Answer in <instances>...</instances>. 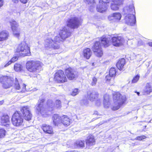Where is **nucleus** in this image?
<instances>
[{
  "label": "nucleus",
  "instance_id": "obj_29",
  "mask_svg": "<svg viewBox=\"0 0 152 152\" xmlns=\"http://www.w3.org/2000/svg\"><path fill=\"white\" fill-rule=\"evenodd\" d=\"M87 94L88 99L92 101H94V99L97 98L98 96L97 92L95 91H93L91 93L88 92Z\"/></svg>",
  "mask_w": 152,
  "mask_h": 152
},
{
  "label": "nucleus",
  "instance_id": "obj_27",
  "mask_svg": "<svg viewBox=\"0 0 152 152\" xmlns=\"http://www.w3.org/2000/svg\"><path fill=\"white\" fill-rule=\"evenodd\" d=\"M70 123L69 118L66 115H64L61 117V123L64 126H67L70 125Z\"/></svg>",
  "mask_w": 152,
  "mask_h": 152
},
{
  "label": "nucleus",
  "instance_id": "obj_48",
  "mask_svg": "<svg viewBox=\"0 0 152 152\" xmlns=\"http://www.w3.org/2000/svg\"><path fill=\"white\" fill-rule=\"evenodd\" d=\"M20 1L23 4H26L28 0H20Z\"/></svg>",
  "mask_w": 152,
  "mask_h": 152
},
{
  "label": "nucleus",
  "instance_id": "obj_5",
  "mask_svg": "<svg viewBox=\"0 0 152 152\" xmlns=\"http://www.w3.org/2000/svg\"><path fill=\"white\" fill-rule=\"evenodd\" d=\"M43 99H39L36 106V111L39 114H40L43 117H47L49 116V114L44 107Z\"/></svg>",
  "mask_w": 152,
  "mask_h": 152
},
{
  "label": "nucleus",
  "instance_id": "obj_56",
  "mask_svg": "<svg viewBox=\"0 0 152 152\" xmlns=\"http://www.w3.org/2000/svg\"><path fill=\"white\" fill-rule=\"evenodd\" d=\"M151 120H150V122H151Z\"/></svg>",
  "mask_w": 152,
  "mask_h": 152
},
{
  "label": "nucleus",
  "instance_id": "obj_17",
  "mask_svg": "<svg viewBox=\"0 0 152 152\" xmlns=\"http://www.w3.org/2000/svg\"><path fill=\"white\" fill-rule=\"evenodd\" d=\"M86 148H91L92 147L95 145V141L94 136L92 135L88 136L86 140Z\"/></svg>",
  "mask_w": 152,
  "mask_h": 152
},
{
  "label": "nucleus",
  "instance_id": "obj_54",
  "mask_svg": "<svg viewBox=\"0 0 152 152\" xmlns=\"http://www.w3.org/2000/svg\"><path fill=\"white\" fill-rule=\"evenodd\" d=\"M94 114H95V115H98V112L97 111H95L94 112Z\"/></svg>",
  "mask_w": 152,
  "mask_h": 152
},
{
  "label": "nucleus",
  "instance_id": "obj_25",
  "mask_svg": "<svg viewBox=\"0 0 152 152\" xmlns=\"http://www.w3.org/2000/svg\"><path fill=\"white\" fill-rule=\"evenodd\" d=\"M107 7V5L103 4H100L99 2V4L97 6L96 10L98 12L103 13L106 10Z\"/></svg>",
  "mask_w": 152,
  "mask_h": 152
},
{
  "label": "nucleus",
  "instance_id": "obj_34",
  "mask_svg": "<svg viewBox=\"0 0 152 152\" xmlns=\"http://www.w3.org/2000/svg\"><path fill=\"white\" fill-rule=\"evenodd\" d=\"M14 87L16 90H19L21 89V87L16 78H15V83Z\"/></svg>",
  "mask_w": 152,
  "mask_h": 152
},
{
  "label": "nucleus",
  "instance_id": "obj_10",
  "mask_svg": "<svg viewBox=\"0 0 152 152\" xmlns=\"http://www.w3.org/2000/svg\"><path fill=\"white\" fill-rule=\"evenodd\" d=\"M66 24L68 27L72 28H77L80 24L79 19L76 17L72 18L67 20Z\"/></svg>",
  "mask_w": 152,
  "mask_h": 152
},
{
  "label": "nucleus",
  "instance_id": "obj_50",
  "mask_svg": "<svg viewBox=\"0 0 152 152\" xmlns=\"http://www.w3.org/2000/svg\"><path fill=\"white\" fill-rule=\"evenodd\" d=\"M12 1L14 3H17L18 1V0H12Z\"/></svg>",
  "mask_w": 152,
  "mask_h": 152
},
{
  "label": "nucleus",
  "instance_id": "obj_32",
  "mask_svg": "<svg viewBox=\"0 0 152 152\" xmlns=\"http://www.w3.org/2000/svg\"><path fill=\"white\" fill-rule=\"evenodd\" d=\"M106 82L110 85H113L114 83L113 77L109 75H107L105 78Z\"/></svg>",
  "mask_w": 152,
  "mask_h": 152
},
{
  "label": "nucleus",
  "instance_id": "obj_23",
  "mask_svg": "<svg viewBox=\"0 0 152 152\" xmlns=\"http://www.w3.org/2000/svg\"><path fill=\"white\" fill-rule=\"evenodd\" d=\"M103 104L105 108H108L110 106L109 96L108 94H105L104 96Z\"/></svg>",
  "mask_w": 152,
  "mask_h": 152
},
{
  "label": "nucleus",
  "instance_id": "obj_15",
  "mask_svg": "<svg viewBox=\"0 0 152 152\" xmlns=\"http://www.w3.org/2000/svg\"><path fill=\"white\" fill-rule=\"evenodd\" d=\"M47 104L48 107L50 108L51 110H53L54 108H60L61 107V101L58 100L56 101L55 104H53L51 100H48L47 102Z\"/></svg>",
  "mask_w": 152,
  "mask_h": 152
},
{
  "label": "nucleus",
  "instance_id": "obj_47",
  "mask_svg": "<svg viewBox=\"0 0 152 152\" xmlns=\"http://www.w3.org/2000/svg\"><path fill=\"white\" fill-rule=\"evenodd\" d=\"M11 61H9V62H8L4 66V67H6L10 65V64H11L12 63L11 62Z\"/></svg>",
  "mask_w": 152,
  "mask_h": 152
},
{
  "label": "nucleus",
  "instance_id": "obj_19",
  "mask_svg": "<svg viewBox=\"0 0 152 152\" xmlns=\"http://www.w3.org/2000/svg\"><path fill=\"white\" fill-rule=\"evenodd\" d=\"M85 147V141H84L77 140L75 142L74 144L72 145L70 147L72 149L77 148H83Z\"/></svg>",
  "mask_w": 152,
  "mask_h": 152
},
{
  "label": "nucleus",
  "instance_id": "obj_35",
  "mask_svg": "<svg viewBox=\"0 0 152 152\" xmlns=\"http://www.w3.org/2000/svg\"><path fill=\"white\" fill-rule=\"evenodd\" d=\"M84 2L86 4L90 5V6L93 8L95 4L94 0H84Z\"/></svg>",
  "mask_w": 152,
  "mask_h": 152
},
{
  "label": "nucleus",
  "instance_id": "obj_21",
  "mask_svg": "<svg viewBox=\"0 0 152 152\" xmlns=\"http://www.w3.org/2000/svg\"><path fill=\"white\" fill-rule=\"evenodd\" d=\"M42 128L43 131L46 133L49 134H52L53 133L52 127L48 125L43 124Z\"/></svg>",
  "mask_w": 152,
  "mask_h": 152
},
{
  "label": "nucleus",
  "instance_id": "obj_37",
  "mask_svg": "<svg viewBox=\"0 0 152 152\" xmlns=\"http://www.w3.org/2000/svg\"><path fill=\"white\" fill-rule=\"evenodd\" d=\"M14 69L17 72L20 71L22 69V67L20 64H16L14 65Z\"/></svg>",
  "mask_w": 152,
  "mask_h": 152
},
{
  "label": "nucleus",
  "instance_id": "obj_1",
  "mask_svg": "<svg viewBox=\"0 0 152 152\" xmlns=\"http://www.w3.org/2000/svg\"><path fill=\"white\" fill-rule=\"evenodd\" d=\"M31 116L29 107L23 106L21 108L20 111H16L13 114L11 119L12 123L14 126L19 127L23 124V117L25 120L29 121Z\"/></svg>",
  "mask_w": 152,
  "mask_h": 152
},
{
  "label": "nucleus",
  "instance_id": "obj_41",
  "mask_svg": "<svg viewBox=\"0 0 152 152\" xmlns=\"http://www.w3.org/2000/svg\"><path fill=\"white\" fill-rule=\"evenodd\" d=\"M139 77V75H137L135 76L134 77L132 80V83H136L138 80Z\"/></svg>",
  "mask_w": 152,
  "mask_h": 152
},
{
  "label": "nucleus",
  "instance_id": "obj_8",
  "mask_svg": "<svg viewBox=\"0 0 152 152\" xmlns=\"http://www.w3.org/2000/svg\"><path fill=\"white\" fill-rule=\"evenodd\" d=\"M71 32L69 31V29L65 27L63 28L61 30L59 33V36H56L55 37V41L57 42L62 41L63 40L65 39L66 38L70 36L71 35Z\"/></svg>",
  "mask_w": 152,
  "mask_h": 152
},
{
  "label": "nucleus",
  "instance_id": "obj_18",
  "mask_svg": "<svg viewBox=\"0 0 152 152\" xmlns=\"http://www.w3.org/2000/svg\"><path fill=\"white\" fill-rule=\"evenodd\" d=\"M121 15L120 13L115 12L109 16L108 19L110 21L113 20L114 22H117L121 19Z\"/></svg>",
  "mask_w": 152,
  "mask_h": 152
},
{
  "label": "nucleus",
  "instance_id": "obj_2",
  "mask_svg": "<svg viewBox=\"0 0 152 152\" xmlns=\"http://www.w3.org/2000/svg\"><path fill=\"white\" fill-rule=\"evenodd\" d=\"M100 42L96 41L92 47V50L95 54L99 57H101L103 55V52L102 49L101 43L104 47H108L109 45L110 39H108L105 36H103L101 38Z\"/></svg>",
  "mask_w": 152,
  "mask_h": 152
},
{
  "label": "nucleus",
  "instance_id": "obj_16",
  "mask_svg": "<svg viewBox=\"0 0 152 152\" xmlns=\"http://www.w3.org/2000/svg\"><path fill=\"white\" fill-rule=\"evenodd\" d=\"M113 45L115 46H119L122 45L123 38L121 36L114 37L111 38Z\"/></svg>",
  "mask_w": 152,
  "mask_h": 152
},
{
  "label": "nucleus",
  "instance_id": "obj_52",
  "mask_svg": "<svg viewBox=\"0 0 152 152\" xmlns=\"http://www.w3.org/2000/svg\"><path fill=\"white\" fill-rule=\"evenodd\" d=\"M148 44L149 46L152 47V42H150L148 43Z\"/></svg>",
  "mask_w": 152,
  "mask_h": 152
},
{
  "label": "nucleus",
  "instance_id": "obj_14",
  "mask_svg": "<svg viewBox=\"0 0 152 152\" xmlns=\"http://www.w3.org/2000/svg\"><path fill=\"white\" fill-rule=\"evenodd\" d=\"M65 73L69 80H73L77 76V73L71 68H68L65 70Z\"/></svg>",
  "mask_w": 152,
  "mask_h": 152
},
{
  "label": "nucleus",
  "instance_id": "obj_3",
  "mask_svg": "<svg viewBox=\"0 0 152 152\" xmlns=\"http://www.w3.org/2000/svg\"><path fill=\"white\" fill-rule=\"evenodd\" d=\"M113 98L115 104H118L117 106H115L111 108L112 110H115L119 109L124 103L126 100L125 96H122L119 93L117 92L113 95Z\"/></svg>",
  "mask_w": 152,
  "mask_h": 152
},
{
  "label": "nucleus",
  "instance_id": "obj_43",
  "mask_svg": "<svg viewBox=\"0 0 152 152\" xmlns=\"http://www.w3.org/2000/svg\"><path fill=\"white\" fill-rule=\"evenodd\" d=\"M146 138V137L144 135L140 136L137 137L135 139L137 140H141L142 139H144Z\"/></svg>",
  "mask_w": 152,
  "mask_h": 152
},
{
  "label": "nucleus",
  "instance_id": "obj_24",
  "mask_svg": "<svg viewBox=\"0 0 152 152\" xmlns=\"http://www.w3.org/2000/svg\"><path fill=\"white\" fill-rule=\"evenodd\" d=\"M61 118L57 114H55L53 115L52 119L53 122L55 125H58V124L61 123Z\"/></svg>",
  "mask_w": 152,
  "mask_h": 152
},
{
  "label": "nucleus",
  "instance_id": "obj_39",
  "mask_svg": "<svg viewBox=\"0 0 152 152\" xmlns=\"http://www.w3.org/2000/svg\"><path fill=\"white\" fill-rule=\"evenodd\" d=\"M97 81V79L95 77H93L92 78V81L91 83V85L92 86H95Z\"/></svg>",
  "mask_w": 152,
  "mask_h": 152
},
{
  "label": "nucleus",
  "instance_id": "obj_22",
  "mask_svg": "<svg viewBox=\"0 0 152 152\" xmlns=\"http://www.w3.org/2000/svg\"><path fill=\"white\" fill-rule=\"evenodd\" d=\"M124 11L126 14H132V13L134 12L135 13V10L134 5L131 4L128 6H127L124 8Z\"/></svg>",
  "mask_w": 152,
  "mask_h": 152
},
{
  "label": "nucleus",
  "instance_id": "obj_30",
  "mask_svg": "<svg viewBox=\"0 0 152 152\" xmlns=\"http://www.w3.org/2000/svg\"><path fill=\"white\" fill-rule=\"evenodd\" d=\"M9 35V33L7 31L4 30L0 32V41L4 40L7 39Z\"/></svg>",
  "mask_w": 152,
  "mask_h": 152
},
{
  "label": "nucleus",
  "instance_id": "obj_20",
  "mask_svg": "<svg viewBox=\"0 0 152 152\" xmlns=\"http://www.w3.org/2000/svg\"><path fill=\"white\" fill-rule=\"evenodd\" d=\"M123 0H114L112 1L111 4V7L112 10H118V6L122 4Z\"/></svg>",
  "mask_w": 152,
  "mask_h": 152
},
{
  "label": "nucleus",
  "instance_id": "obj_45",
  "mask_svg": "<svg viewBox=\"0 0 152 152\" xmlns=\"http://www.w3.org/2000/svg\"><path fill=\"white\" fill-rule=\"evenodd\" d=\"M18 59V57L17 56H15L12 58L10 61H11V63H12L16 61Z\"/></svg>",
  "mask_w": 152,
  "mask_h": 152
},
{
  "label": "nucleus",
  "instance_id": "obj_40",
  "mask_svg": "<svg viewBox=\"0 0 152 152\" xmlns=\"http://www.w3.org/2000/svg\"><path fill=\"white\" fill-rule=\"evenodd\" d=\"M79 92V91L78 88L74 89L72 92L71 95L72 96H75Z\"/></svg>",
  "mask_w": 152,
  "mask_h": 152
},
{
  "label": "nucleus",
  "instance_id": "obj_36",
  "mask_svg": "<svg viewBox=\"0 0 152 152\" xmlns=\"http://www.w3.org/2000/svg\"><path fill=\"white\" fill-rule=\"evenodd\" d=\"M116 71L114 68H111L109 71V75L111 76L114 77L116 75Z\"/></svg>",
  "mask_w": 152,
  "mask_h": 152
},
{
  "label": "nucleus",
  "instance_id": "obj_4",
  "mask_svg": "<svg viewBox=\"0 0 152 152\" xmlns=\"http://www.w3.org/2000/svg\"><path fill=\"white\" fill-rule=\"evenodd\" d=\"M43 65L42 63L39 61H29L26 63V66L29 71L34 72L41 70Z\"/></svg>",
  "mask_w": 152,
  "mask_h": 152
},
{
  "label": "nucleus",
  "instance_id": "obj_7",
  "mask_svg": "<svg viewBox=\"0 0 152 152\" xmlns=\"http://www.w3.org/2000/svg\"><path fill=\"white\" fill-rule=\"evenodd\" d=\"M14 79L9 76H4L0 78V81L3 87L4 88H8L13 85Z\"/></svg>",
  "mask_w": 152,
  "mask_h": 152
},
{
  "label": "nucleus",
  "instance_id": "obj_6",
  "mask_svg": "<svg viewBox=\"0 0 152 152\" xmlns=\"http://www.w3.org/2000/svg\"><path fill=\"white\" fill-rule=\"evenodd\" d=\"M16 52L22 54L23 56L30 55V48L27 44L25 42L19 45L16 49Z\"/></svg>",
  "mask_w": 152,
  "mask_h": 152
},
{
  "label": "nucleus",
  "instance_id": "obj_53",
  "mask_svg": "<svg viewBox=\"0 0 152 152\" xmlns=\"http://www.w3.org/2000/svg\"><path fill=\"white\" fill-rule=\"evenodd\" d=\"M4 102L3 100L0 101V105L2 104Z\"/></svg>",
  "mask_w": 152,
  "mask_h": 152
},
{
  "label": "nucleus",
  "instance_id": "obj_13",
  "mask_svg": "<svg viewBox=\"0 0 152 152\" xmlns=\"http://www.w3.org/2000/svg\"><path fill=\"white\" fill-rule=\"evenodd\" d=\"M125 20L126 24L131 26H134L135 25L136 23L135 13L128 14L126 16Z\"/></svg>",
  "mask_w": 152,
  "mask_h": 152
},
{
  "label": "nucleus",
  "instance_id": "obj_11",
  "mask_svg": "<svg viewBox=\"0 0 152 152\" xmlns=\"http://www.w3.org/2000/svg\"><path fill=\"white\" fill-rule=\"evenodd\" d=\"M54 78L58 83H64L67 81V79L64 72L60 70L58 71L56 73Z\"/></svg>",
  "mask_w": 152,
  "mask_h": 152
},
{
  "label": "nucleus",
  "instance_id": "obj_26",
  "mask_svg": "<svg viewBox=\"0 0 152 152\" xmlns=\"http://www.w3.org/2000/svg\"><path fill=\"white\" fill-rule=\"evenodd\" d=\"M125 63V59L124 58H122L118 61L116 64V66L119 69L121 70L123 69Z\"/></svg>",
  "mask_w": 152,
  "mask_h": 152
},
{
  "label": "nucleus",
  "instance_id": "obj_44",
  "mask_svg": "<svg viewBox=\"0 0 152 152\" xmlns=\"http://www.w3.org/2000/svg\"><path fill=\"white\" fill-rule=\"evenodd\" d=\"M81 103L82 105H86L88 104V101L86 99L83 100L81 101Z\"/></svg>",
  "mask_w": 152,
  "mask_h": 152
},
{
  "label": "nucleus",
  "instance_id": "obj_46",
  "mask_svg": "<svg viewBox=\"0 0 152 152\" xmlns=\"http://www.w3.org/2000/svg\"><path fill=\"white\" fill-rule=\"evenodd\" d=\"M2 125L6 126L8 128H10V124H9V123H7L5 124H3Z\"/></svg>",
  "mask_w": 152,
  "mask_h": 152
},
{
  "label": "nucleus",
  "instance_id": "obj_55",
  "mask_svg": "<svg viewBox=\"0 0 152 152\" xmlns=\"http://www.w3.org/2000/svg\"><path fill=\"white\" fill-rule=\"evenodd\" d=\"M136 92L137 95L139 96V95H140V93L139 92Z\"/></svg>",
  "mask_w": 152,
  "mask_h": 152
},
{
  "label": "nucleus",
  "instance_id": "obj_38",
  "mask_svg": "<svg viewBox=\"0 0 152 152\" xmlns=\"http://www.w3.org/2000/svg\"><path fill=\"white\" fill-rule=\"evenodd\" d=\"M6 131L4 129H0V138H4L6 135Z\"/></svg>",
  "mask_w": 152,
  "mask_h": 152
},
{
  "label": "nucleus",
  "instance_id": "obj_42",
  "mask_svg": "<svg viewBox=\"0 0 152 152\" xmlns=\"http://www.w3.org/2000/svg\"><path fill=\"white\" fill-rule=\"evenodd\" d=\"M110 0H99L100 3L104 4L107 6V4L109 3Z\"/></svg>",
  "mask_w": 152,
  "mask_h": 152
},
{
  "label": "nucleus",
  "instance_id": "obj_51",
  "mask_svg": "<svg viewBox=\"0 0 152 152\" xmlns=\"http://www.w3.org/2000/svg\"><path fill=\"white\" fill-rule=\"evenodd\" d=\"M23 87H22V88H23L22 90H23L24 89H25V88H26V85L25 84H23Z\"/></svg>",
  "mask_w": 152,
  "mask_h": 152
},
{
  "label": "nucleus",
  "instance_id": "obj_28",
  "mask_svg": "<svg viewBox=\"0 0 152 152\" xmlns=\"http://www.w3.org/2000/svg\"><path fill=\"white\" fill-rule=\"evenodd\" d=\"M152 91V89L151 85L149 83H147L142 91L143 94L144 95L148 94Z\"/></svg>",
  "mask_w": 152,
  "mask_h": 152
},
{
  "label": "nucleus",
  "instance_id": "obj_49",
  "mask_svg": "<svg viewBox=\"0 0 152 152\" xmlns=\"http://www.w3.org/2000/svg\"><path fill=\"white\" fill-rule=\"evenodd\" d=\"M3 1L2 0H0V7H2L3 5Z\"/></svg>",
  "mask_w": 152,
  "mask_h": 152
},
{
  "label": "nucleus",
  "instance_id": "obj_12",
  "mask_svg": "<svg viewBox=\"0 0 152 152\" xmlns=\"http://www.w3.org/2000/svg\"><path fill=\"white\" fill-rule=\"evenodd\" d=\"M10 24L13 31V35L15 37L18 38L20 34V30L18 28V25L14 20L10 22Z\"/></svg>",
  "mask_w": 152,
  "mask_h": 152
},
{
  "label": "nucleus",
  "instance_id": "obj_31",
  "mask_svg": "<svg viewBox=\"0 0 152 152\" xmlns=\"http://www.w3.org/2000/svg\"><path fill=\"white\" fill-rule=\"evenodd\" d=\"M83 53L84 57L87 59H88L92 54V52L89 48L84 50Z\"/></svg>",
  "mask_w": 152,
  "mask_h": 152
},
{
  "label": "nucleus",
  "instance_id": "obj_57",
  "mask_svg": "<svg viewBox=\"0 0 152 152\" xmlns=\"http://www.w3.org/2000/svg\"><path fill=\"white\" fill-rule=\"evenodd\" d=\"M9 152H12V151H10Z\"/></svg>",
  "mask_w": 152,
  "mask_h": 152
},
{
  "label": "nucleus",
  "instance_id": "obj_9",
  "mask_svg": "<svg viewBox=\"0 0 152 152\" xmlns=\"http://www.w3.org/2000/svg\"><path fill=\"white\" fill-rule=\"evenodd\" d=\"M60 42H57L50 38H48L45 41L44 45L45 48L47 49L49 48H53L54 49H58L59 48V46L57 43Z\"/></svg>",
  "mask_w": 152,
  "mask_h": 152
},
{
  "label": "nucleus",
  "instance_id": "obj_33",
  "mask_svg": "<svg viewBox=\"0 0 152 152\" xmlns=\"http://www.w3.org/2000/svg\"><path fill=\"white\" fill-rule=\"evenodd\" d=\"M1 123L5 124L7 123H10L9 117V116L7 114H4L3 115L1 118Z\"/></svg>",
  "mask_w": 152,
  "mask_h": 152
}]
</instances>
